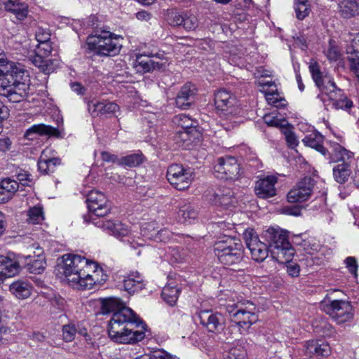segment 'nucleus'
<instances>
[{
  "mask_svg": "<svg viewBox=\"0 0 359 359\" xmlns=\"http://www.w3.org/2000/svg\"><path fill=\"white\" fill-rule=\"evenodd\" d=\"M118 300L114 298L105 299L103 306L107 310L114 311L109 323L108 333L109 337L115 342L120 344H135L142 340L145 334L142 330H136L138 326L133 311L127 307L118 308Z\"/></svg>",
  "mask_w": 359,
  "mask_h": 359,
  "instance_id": "f257e3e1",
  "label": "nucleus"
},
{
  "mask_svg": "<svg viewBox=\"0 0 359 359\" xmlns=\"http://www.w3.org/2000/svg\"><path fill=\"white\" fill-rule=\"evenodd\" d=\"M62 259V273L67 283L76 289L90 290L96 283L106 281L107 278L96 262L71 254L63 255Z\"/></svg>",
  "mask_w": 359,
  "mask_h": 359,
  "instance_id": "f03ea898",
  "label": "nucleus"
},
{
  "mask_svg": "<svg viewBox=\"0 0 359 359\" xmlns=\"http://www.w3.org/2000/svg\"><path fill=\"white\" fill-rule=\"evenodd\" d=\"M27 72L20 64L0 58V95L13 102H20L29 94Z\"/></svg>",
  "mask_w": 359,
  "mask_h": 359,
  "instance_id": "7ed1b4c3",
  "label": "nucleus"
},
{
  "mask_svg": "<svg viewBox=\"0 0 359 359\" xmlns=\"http://www.w3.org/2000/svg\"><path fill=\"white\" fill-rule=\"evenodd\" d=\"M264 238L269 245L271 257L279 264L292 260L294 250L288 241L285 232L274 228H269L264 233Z\"/></svg>",
  "mask_w": 359,
  "mask_h": 359,
  "instance_id": "20e7f679",
  "label": "nucleus"
},
{
  "mask_svg": "<svg viewBox=\"0 0 359 359\" xmlns=\"http://www.w3.org/2000/svg\"><path fill=\"white\" fill-rule=\"evenodd\" d=\"M243 245L239 240L224 236L214 245V252L219 261L226 266L240 263L243 259Z\"/></svg>",
  "mask_w": 359,
  "mask_h": 359,
  "instance_id": "39448f33",
  "label": "nucleus"
},
{
  "mask_svg": "<svg viewBox=\"0 0 359 359\" xmlns=\"http://www.w3.org/2000/svg\"><path fill=\"white\" fill-rule=\"evenodd\" d=\"M257 311L255 304L249 301L240 302L226 307L231 323L247 329L258 320Z\"/></svg>",
  "mask_w": 359,
  "mask_h": 359,
  "instance_id": "423d86ee",
  "label": "nucleus"
},
{
  "mask_svg": "<svg viewBox=\"0 0 359 359\" xmlns=\"http://www.w3.org/2000/svg\"><path fill=\"white\" fill-rule=\"evenodd\" d=\"M87 43L90 50L102 56L115 55L121 48L118 39L112 38L109 32H102L100 34L89 36Z\"/></svg>",
  "mask_w": 359,
  "mask_h": 359,
  "instance_id": "0eeeda50",
  "label": "nucleus"
},
{
  "mask_svg": "<svg viewBox=\"0 0 359 359\" xmlns=\"http://www.w3.org/2000/svg\"><path fill=\"white\" fill-rule=\"evenodd\" d=\"M323 311L338 324H343L353 318V307L348 302L332 300L322 303Z\"/></svg>",
  "mask_w": 359,
  "mask_h": 359,
  "instance_id": "6e6552de",
  "label": "nucleus"
},
{
  "mask_svg": "<svg viewBox=\"0 0 359 359\" xmlns=\"http://www.w3.org/2000/svg\"><path fill=\"white\" fill-rule=\"evenodd\" d=\"M193 173L190 169H185L180 164H172L167 170V179L175 189L184 190L189 187L193 180Z\"/></svg>",
  "mask_w": 359,
  "mask_h": 359,
  "instance_id": "1a4fd4ad",
  "label": "nucleus"
},
{
  "mask_svg": "<svg viewBox=\"0 0 359 359\" xmlns=\"http://www.w3.org/2000/svg\"><path fill=\"white\" fill-rule=\"evenodd\" d=\"M215 105L217 110L226 117L236 114L239 110L236 96L224 89L215 94Z\"/></svg>",
  "mask_w": 359,
  "mask_h": 359,
  "instance_id": "9d476101",
  "label": "nucleus"
},
{
  "mask_svg": "<svg viewBox=\"0 0 359 359\" xmlns=\"http://www.w3.org/2000/svg\"><path fill=\"white\" fill-rule=\"evenodd\" d=\"M245 244L250 251L251 257L257 262H264L268 257L269 245L261 242L253 230H246L244 232Z\"/></svg>",
  "mask_w": 359,
  "mask_h": 359,
  "instance_id": "9b49d317",
  "label": "nucleus"
},
{
  "mask_svg": "<svg viewBox=\"0 0 359 359\" xmlns=\"http://www.w3.org/2000/svg\"><path fill=\"white\" fill-rule=\"evenodd\" d=\"M214 170L217 178L226 180H234L238 177L240 165L234 157H221L215 165Z\"/></svg>",
  "mask_w": 359,
  "mask_h": 359,
  "instance_id": "f8f14e48",
  "label": "nucleus"
},
{
  "mask_svg": "<svg viewBox=\"0 0 359 359\" xmlns=\"http://www.w3.org/2000/svg\"><path fill=\"white\" fill-rule=\"evenodd\" d=\"M316 183L313 178L305 177L288 192L287 201L290 203H297L308 200L313 192Z\"/></svg>",
  "mask_w": 359,
  "mask_h": 359,
  "instance_id": "ddd939ff",
  "label": "nucleus"
},
{
  "mask_svg": "<svg viewBox=\"0 0 359 359\" xmlns=\"http://www.w3.org/2000/svg\"><path fill=\"white\" fill-rule=\"evenodd\" d=\"M88 208L94 215L104 217L109 214L111 206L104 196L99 191L92 190L87 196Z\"/></svg>",
  "mask_w": 359,
  "mask_h": 359,
  "instance_id": "4468645a",
  "label": "nucleus"
},
{
  "mask_svg": "<svg viewBox=\"0 0 359 359\" xmlns=\"http://www.w3.org/2000/svg\"><path fill=\"white\" fill-rule=\"evenodd\" d=\"M309 70L313 81L322 94L330 93L334 96V94L333 93H334V90L336 89V84L332 77L326 74H324L320 71L317 62L311 63Z\"/></svg>",
  "mask_w": 359,
  "mask_h": 359,
  "instance_id": "2eb2a0df",
  "label": "nucleus"
},
{
  "mask_svg": "<svg viewBox=\"0 0 359 359\" xmlns=\"http://www.w3.org/2000/svg\"><path fill=\"white\" fill-rule=\"evenodd\" d=\"M200 323L209 332H215L222 328L224 319L219 313H213L210 310L201 311L198 313Z\"/></svg>",
  "mask_w": 359,
  "mask_h": 359,
  "instance_id": "dca6fc26",
  "label": "nucleus"
},
{
  "mask_svg": "<svg viewBox=\"0 0 359 359\" xmlns=\"http://www.w3.org/2000/svg\"><path fill=\"white\" fill-rule=\"evenodd\" d=\"M276 182L277 178L274 176H267L259 180L255 187L256 195L261 198L274 196L276 194V189L275 188Z\"/></svg>",
  "mask_w": 359,
  "mask_h": 359,
  "instance_id": "f3484780",
  "label": "nucleus"
},
{
  "mask_svg": "<svg viewBox=\"0 0 359 359\" xmlns=\"http://www.w3.org/2000/svg\"><path fill=\"white\" fill-rule=\"evenodd\" d=\"M196 95V88L194 84L187 83L180 90L176 100V105L178 108L186 109L194 102Z\"/></svg>",
  "mask_w": 359,
  "mask_h": 359,
  "instance_id": "a211bd4d",
  "label": "nucleus"
},
{
  "mask_svg": "<svg viewBox=\"0 0 359 359\" xmlns=\"http://www.w3.org/2000/svg\"><path fill=\"white\" fill-rule=\"evenodd\" d=\"M94 223L98 227L117 238L126 236L130 232L128 226L119 221L99 220Z\"/></svg>",
  "mask_w": 359,
  "mask_h": 359,
  "instance_id": "6ab92c4d",
  "label": "nucleus"
},
{
  "mask_svg": "<svg viewBox=\"0 0 359 359\" xmlns=\"http://www.w3.org/2000/svg\"><path fill=\"white\" fill-rule=\"evenodd\" d=\"M88 109L92 116L113 114L118 110L119 107L111 102H100L93 99L88 102Z\"/></svg>",
  "mask_w": 359,
  "mask_h": 359,
  "instance_id": "aec40b11",
  "label": "nucleus"
},
{
  "mask_svg": "<svg viewBox=\"0 0 359 359\" xmlns=\"http://www.w3.org/2000/svg\"><path fill=\"white\" fill-rule=\"evenodd\" d=\"M20 266L17 261L8 257L0 256V284L10 277L18 274Z\"/></svg>",
  "mask_w": 359,
  "mask_h": 359,
  "instance_id": "412c9836",
  "label": "nucleus"
},
{
  "mask_svg": "<svg viewBox=\"0 0 359 359\" xmlns=\"http://www.w3.org/2000/svg\"><path fill=\"white\" fill-rule=\"evenodd\" d=\"M19 189L18 181L9 177L0 180V203L10 201Z\"/></svg>",
  "mask_w": 359,
  "mask_h": 359,
  "instance_id": "4be33fe9",
  "label": "nucleus"
},
{
  "mask_svg": "<svg viewBox=\"0 0 359 359\" xmlns=\"http://www.w3.org/2000/svg\"><path fill=\"white\" fill-rule=\"evenodd\" d=\"M233 193L229 189H218L210 194L209 200L215 205L229 206L233 203Z\"/></svg>",
  "mask_w": 359,
  "mask_h": 359,
  "instance_id": "5701e85b",
  "label": "nucleus"
},
{
  "mask_svg": "<svg viewBox=\"0 0 359 359\" xmlns=\"http://www.w3.org/2000/svg\"><path fill=\"white\" fill-rule=\"evenodd\" d=\"M30 60L46 74H50L60 65V61L57 59H45L40 55H33L30 57Z\"/></svg>",
  "mask_w": 359,
  "mask_h": 359,
  "instance_id": "b1692460",
  "label": "nucleus"
},
{
  "mask_svg": "<svg viewBox=\"0 0 359 359\" xmlns=\"http://www.w3.org/2000/svg\"><path fill=\"white\" fill-rule=\"evenodd\" d=\"M33 134H38L39 135H48L49 137H60V131L54 127L45 124H36L30 127L25 133V137L32 139L31 137Z\"/></svg>",
  "mask_w": 359,
  "mask_h": 359,
  "instance_id": "393cba45",
  "label": "nucleus"
},
{
  "mask_svg": "<svg viewBox=\"0 0 359 359\" xmlns=\"http://www.w3.org/2000/svg\"><path fill=\"white\" fill-rule=\"evenodd\" d=\"M76 334L86 337L88 335L86 328L79 323H69L63 325L62 337L65 341L67 342L72 341L75 339Z\"/></svg>",
  "mask_w": 359,
  "mask_h": 359,
  "instance_id": "a878e982",
  "label": "nucleus"
},
{
  "mask_svg": "<svg viewBox=\"0 0 359 359\" xmlns=\"http://www.w3.org/2000/svg\"><path fill=\"white\" fill-rule=\"evenodd\" d=\"M143 278L137 271L131 272L123 280L125 290L132 294L142 289Z\"/></svg>",
  "mask_w": 359,
  "mask_h": 359,
  "instance_id": "bb28decb",
  "label": "nucleus"
},
{
  "mask_svg": "<svg viewBox=\"0 0 359 359\" xmlns=\"http://www.w3.org/2000/svg\"><path fill=\"white\" fill-rule=\"evenodd\" d=\"M0 2L4 5L6 11L14 14L17 19L23 20L27 17L28 13V7L27 4L12 0L7 1L0 0Z\"/></svg>",
  "mask_w": 359,
  "mask_h": 359,
  "instance_id": "cd10ccee",
  "label": "nucleus"
},
{
  "mask_svg": "<svg viewBox=\"0 0 359 359\" xmlns=\"http://www.w3.org/2000/svg\"><path fill=\"white\" fill-rule=\"evenodd\" d=\"M306 353L309 356H327L330 353V348L327 344L312 340L306 343Z\"/></svg>",
  "mask_w": 359,
  "mask_h": 359,
  "instance_id": "c85d7f7f",
  "label": "nucleus"
},
{
  "mask_svg": "<svg viewBox=\"0 0 359 359\" xmlns=\"http://www.w3.org/2000/svg\"><path fill=\"white\" fill-rule=\"evenodd\" d=\"M323 140L324 137L322 135L318 133H313L305 136L302 142L306 146L315 149L323 156H325L327 149L323 147Z\"/></svg>",
  "mask_w": 359,
  "mask_h": 359,
  "instance_id": "c756f323",
  "label": "nucleus"
},
{
  "mask_svg": "<svg viewBox=\"0 0 359 359\" xmlns=\"http://www.w3.org/2000/svg\"><path fill=\"white\" fill-rule=\"evenodd\" d=\"M32 287L29 283L17 280L10 285V291L18 299H27L32 293Z\"/></svg>",
  "mask_w": 359,
  "mask_h": 359,
  "instance_id": "7c9ffc66",
  "label": "nucleus"
},
{
  "mask_svg": "<svg viewBox=\"0 0 359 359\" xmlns=\"http://www.w3.org/2000/svg\"><path fill=\"white\" fill-rule=\"evenodd\" d=\"M195 134L196 133L187 130L177 129L172 138L175 144L179 148L187 149H189V146L193 142Z\"/></svg>",
  "mask_w": 359,
  "mask_h": 359,
  "instance_id": "2f4dec72",
  "label": "nucleus"
},
{
  "mask_svg": "<svg viewBox=\"0 0 359 359\" xmlns=\"http://www.w3.org/2000/svg\"><path fill=\"white\" fill-rule=\"evenodd\" d=\"M334 92V96L330 93H327L325 95L328 96L329 99L332 102V106L335 109H348L352 107V101L348 100L346 97L342 96L341 90L339 88L336 86V89Z\"/></svg>",
  "mask_w": 359,
  "mask_h": 359,
  "instance_id": "473e14b6",
  "label": "nucleus"
},
{
  "mask_svg": "<svg viewBox=\"0 0 359 359\" xmlns=\"http://www.w3.org/2000/svg\"><path fill=\"white\" fill-rule=\"evenodd\" d=\"M180 292V289L170 282L163 288L161 296L168 305L173 306L178 299Z\"/></svg>",
  "mask_w": 359,
  "mask_h": 359,
  "instance_id": "72a5a7b5",
  "label": "nucleus"
},
{
  "mask_svg": "<svg viewBox=\"0 0 359 359\" xmlns=\"http://www.w3.org/2000/svg\"><path fill=\"white\" fill-rule=\"evenodd\" d=\"M330 163H336L342 161L343 163H348V159L351 157V154L342 147L339 144H335L330 151H327Z\"/></svg>",
  "mask_w": 359,
  "mask_h": 359,
  "instance_id": "f704fd0d",
  "label": "nucleus"
},
{
  "mask_svg": "<svg viewBox=\"0 0 359 359\" xmlns=\"http://www.w3.org/2000/svg\"><path fill=\"white\" fill-rule=\"evenodd\" d=\"M341 15L350 18L359 15V0H342L340 4Z\"/></svg>",
  "mask_w": 359,
  "mask_h": 359,
  "instance_id": "c9c22d12",
  "label": "nucleus"
},
{
  "mask_svg": "<svg viewBox=\"0 0 359 359\" xmlns=\"http://www.w3.org/2000/svg\"><path fill=\"white\" fill-rule=\"evenodd\" d=\"M333 175L337 182L343 184L346 182L351 175L349 163L338 164L333 168Z\"/></svg>",
  "mask_w": 359,
  "mask_h": 359,
  "instance_id": "e433bc0d",
  "label": "nucleus"
},
{
  "mask_svg": "<svg viewBox=\"0 0 359 359\" xmlns=\"http://www.w3.org/2000/svg\"><path fill=\"white\" fill-rule=\"evenodd\" d=\"M60 163L61 161L59 158H45L41 156L38 161V168L41 172L48 174L53 172L55 168Z\"/></svg>",
  "mask_w": 359,
  "mask_h": 359,
  "instance_id": "4c0bfd02",
  "label": "nucleus"
},
{
  "mask_svg": "<svg viewBox=\"0 0 359 359\" xmlns=\"http://www.w3.org/2000/svg\"><path fill=\"white\" fill-rule=\"evenodd\" d=\"M178 215L183 222L191 223L197 217L198 211L191 205H184L180 208Z\"/></svg>",
  "mask_w": 359,
  "mask_h": 359,
  "instance_id": "58836bf2",
  "label": "nucleus"
},
{
  "mask_svg": "<svg viewBox=\"0 0 359 359\" xmlns=\"http://www.w3.org/2000/svg\"><path fill=\"white\" fill-rule=\"evenodd\" d=\"M144 161V156L142 154H133L123 156L118 160V164L128 167L140 165Z\"/></svg>",
  "mask_w": 359,
  "mask_h": 359,
  "instance_id": "ea45409f",
  "label": "nucleus"
},
{
  "mask_svg": "<svg viewBox=\"0 0 359 359\" xmlns=\"http://www.w3.org/2000/svg\"><path fill=\"white\" fill-rule=\"evenodd\" d=\"M175 121L177 124V129L197 133L196 127L193 126V121L189 116L179 115L175 117Z\"/></svg>",
  "mask_w": 359,
  "mask_h": 359,
  "instance_id": "a19ab883",
  "label": "nucleus"
},
{
  "mask_svg": "<svg viewBox=\"0 0 359 359\" xmlns=\"http://www.w3.org/2000/svg\"><path fill=\"white\" fill-rule=\"evenodd\" d=\"M294 11L297 18L301 20H304L309 15L311 11L308 0H296Z\"/></svg>",
  "mask_w": 359,
  "mask_h": 359,
  "instance_id": "79ce46f5",
  "label": "nucleus"
},
{
  "mask_svg": "<svg viewBox=\"0 0 359 359\" xmlns=\"http://www.w3.org/2000/svg\"><path fill=\"white\" fill-rule=\"evenodd\" d=\"M46 266V262L43 257H39L37 259L30 261L26 265V269L30 273L40 274L41 273Z\"/></svg>",
  "mask_w": 359,
  "mask_h": 359,
  "instance_id": "37998d69",
  "label": "nucleus"
},
{
  "mask_svg": "<svg viewBox=\"0 0 359 359\" xmlns=\"http://www.w3.org/2000/svg\"><path fill=\"white\" fill-rule=\"evenodd\" d=\"M184 15L185 14L182 13H180L174 9H170L167 11L165 19L170 25L179 27L182 25Z\"/></svg>",
  "mask_w": 359,
  "mask_h": 359,
  "instance_id": "c03bdc74",
  "label": "nucleus"
},
{
  "mask_svg": "<svg viewBox=\"0 0 359 359\" xmlns=\"http://www.w3.org/2000/svg\"><path fill=\"white\" fill-rule=\"evenodd\" d=\"M27 222L29 224H39L43 220V209L40 206H34L29 209L27 211Z\"/></svg>",
  "mask_w": 359,
  "mask_h": 359,
  "instance_id": "a18cd8bd",
  "label": "nucleus"
},
{
  "mask_svg": "<svg viewBox=\"0 0 359 359\" xmlns=\"http://www.w3.org/2000/svg\"><path fill=\"white\" fill-rule=\"evenodd\" d=\"M264 122L269 126H275L281 128V130L289 125L287 120L284 118H278L272 114H266L264 116Z\"/></svg>",
  "mask_w": 359,
  "mask_h": 359,
  "instance_id": "49530a36",
  "label": "nucleus"
},
{
  "mask_svg": "<svg viewBox=\"0 0 359 359\" xmlns=\"http://www.w3.org/2000/svg\"><path fill=\"white\" fill-rule=\"evenodd\" d=\"M247 353L243 346L231 348L226 353L224 359H246Z\"/></svg>",
  "mask_w": 359,
  "mask_h": 359,
  "instance_id": "de8ad7c7",
  "label": "nucleus"
},
{
  "mask_svg": "<svg viewBox=\"0 0 359 359\" xmlns=\"http://www.w3.org/2000/svg\"><path fill=\"white\" fill-rule=\"evenodd\" d=\"M53 48L50 41L39 43L36 47V53L35 55H40L45 57L49 55Z\"/></svg>",
  "mask_w": 359,
  "mask_h": 359,
  "instance_id": "09e8293b",
  "label": "nucleus"
},
{
  "mask_svg": "<svg viewBox=\"0 0 359 359\" xmlns=\"http://www.w3.org/2000/svg\"><path fill=\"white\" fill-rule=\"evenodd\" d=\"M281 131L285 135V138L288 144V146L291 148L295 147L297 145V140L296 136L290 128L287 126L285 127Z\"/></svg>",
  "mask_w": 359,
  "mask_h": 359,
  "instance_id": "8fccbe9b",
  "label": "nucleus"
},
{
  "mask_svg": "<svg viewBox=\"0 0 359 359\" xmlns=\"http://www.w3.org/2000/svg\"><path fill=\"white\" fill-rule=\"evenodd\" d=\"M137 67L144 72L152 71L151 58L146 56H139L137 57Z\"/></svg>",
  "mask_w": 359,
  "mask_h": 359,
  "instance_id": "3c124183",
  "label": "nucleus"
},
{
  "mask_svg": "<svg viewBox=\"0 0 359 359\" xmlns=\"http://www.w3.org/2000/svg\"><path fill=\"white\" fill-rule=\"evenodd\" d=\"M151 64L152 71L161 69L166 67L168 60L165 57H160V54H156L155 58H151Z\"/></svg>",
  "mask_w": 359,
  "mask_h": 359,
  "instance_id": "603ef678",
  "label": "nucleus"
},
{
  "mask_svg": "<svg viewBox=\"0 0 359 359\" xmlns=\"http://www.w3.org/2000/svg\"><path fill=\"white\" fill-rule=\"evenodd\" d=\"M182 26H183L186 30H194L198 27V20L194 15H191L187 16L185 15Z\"/></svg>",
  "mask_w": 359,
  "mask_h": 359,
  "instance_id": "864d4df0",
  "label": "nucleus"
},
{
  "mask_svg": "<svg viewBox=\"0 0 359 359\" xmlns=\"http://www.w3.org/2000/svg\"><path fill=\"white\" fill-rule=\"evenodd\" d=\"M287 267V272L292 277H297L299 275L300 267L299 264L292 261L285 263Z\"/></svg>",
  "mask_w": 359,
  "mask_h": 359,
  "instance_id": "5fc2aeb1",
  "label": "nucleus"
},
{
  "mask_svg": "<svg viewBox=\"0 0 359 359\" xmlns=\"http://www.w3.org/2000/svg\"><path fill=\"white\" fill-rule=\"evenodd\" d=\"M53 306L58 310L63 311L66 306V301L60 296H55L50 300Z\"/></svg>",
  "mask_w": 359,
  "mask_h": 359,
  "instance_id": "6e6d98bb",
  "label": "nucleus"
},
{
  "mask_svg": "<svg viewBox=\"0 0 359 359\" xmlns=\"http://www.w3.org/2000/svg\"><path fill=\"white\" fill-rule=\"evenodd\" d=\"M348 60L350 63L351 72L359 79V58L356 57H348Z\"/></svg>",
  "mask_w": 359,
  "mask_h": 359,
  "instance_id": "4d7b16f0",
  "label": "nucleus"
},
{
  "mask_svg": "<svg viewBox=\"0 0 359 359\" xmlns=\"http://www.w3.org/2000/svg\"><path fill=\"white\" fill-rule=\"evenodd\" d=\"M346 266L348 268L349 271L355 276H357L358 265L356 260L353 257H348L345 260Z\"/></svg>",
  "mask_w": 359,
  "mask_h": 359,
  "instance_id": "13d9d810",
  "label": "nucleus"
},
{
  "mask_svg": "<svg viewBox=\"0 0 359 359\" xmlns=\"http://www.w3.org/2000/svg\"><path fill=\"white\" fill-rule=\"evenodd\" d=\"M50 34L43 29L40 28L36 32V39L39 43L50 41Z\"/></svg>",
  "mask_w": 359,
  "mask_h": 359,
  "instance_id": "bf43d9fd",
  "label": "nucleus"
},
{
  "mask_svg": "<svg viewBox=\"0 0 359 359\" xmlns=\"http://www.w3.org/2000/svg\"><path fill=\"white\" fill-rule=\"evenodd\" d=\"M327 57L329 60H337L339 57V53L338 52L336 47L333 46L331 43L330 47L326 51Z\"/></svg>",
  "mask_w": 359,
  "mask_h": 359,
  "instance_id": "052dcab7",
  "label": "nucleus"
},
{
  "mask_svg": "<svg viewBox=\"0 0 359 359\" xmlns=\"http://www.w3.org/2000/svg\"><path fill=\"white\" fill-rule=\"evenodd\" d=\"M276 263H278L277 261L271 257V259H268L264 265V266L266 268V272L269 273L276 272L277 270Z\"/></svg>",
  "mask_w": 359,
  "mask_h": 359,
  "instance_id": "680f3d73",
  "label": "nucleus"
},
{
  "mask_svg": "<svg viewBox=\"0 0 359 359\" xmlns=\"http://www.w3.org/2000/svg\"><path fill=\"white\" fill-rule=\"evenodd\" d=\"M17 179L23 186H28L29 183L32 182L30 175L25 171L18 173Z\"/></svg>",
  "mask_w": 359,
  "mask_h": 359,
  "instance_id": "e2e57ef3",
  "label": "nucleus"
},
{
  "mask_svg": "<svg viewBox=\"0 0 359 359\" xmlns=\"http://www.w3.org/2000/svg\"><path fill=\"white\" fill-rule=\"evenodd\" d=\"M278 93L277 92L266 93L265 97L269 104L276 106V104L279 102Z\"/></svg>",
  "mask_w": 359,
  "mask_h": 359,
  "instance_id": "0e129e2a",
  "label": "nucleus"
},
{
  "mask_svg": "<svg viewBox=\"0 0 359 359\" xmlns=\"http://www.w3.org/2000/svg\"><path fill=\"white\" fill-rule=\"evenodd\" d=\"M170 236V232L168 230L163 229L158 231L155 239L161 242H166L169 240Z\"/></svg>",
  "mask_w": 359,
  "mask_h": 359,
  "instance_id": "69168bd1",
  "label": "nucleus"
},
{
  "mask_svg": "<svg viewBox=\"0 0 359 359\" xmlns=\"http://www.w3.org/2000/svg\"><path fill=\"white\" fill-rule=\"evenodd\" d=\"M102 159L106 162H117L119 158L116 156L111 154L107 151H103L101 154Z\"/></svg>",
  "mask_w": 359,
  "mask_h": 359,
  "instance_id": "338daca9",
  "label": "nucleus"
},
{
  "mask_svg": "<svg viewBox=\"0 0 359 359\" xmlns=\"http://www.w3.org/2000/svg\"><path fill=\"white\" fill-rule=\"evenodd\" d=\"M11 141L9 138L0 139V152H6L10 149Z\"/></svg>",
  "mask_w": 359,
  "mask_h": 359,
  "instance_id": "774afa93",
  "label": "nucleus"
}]
</instances>
